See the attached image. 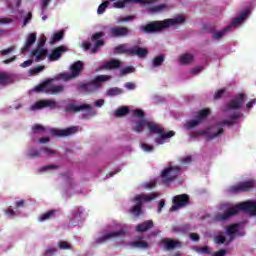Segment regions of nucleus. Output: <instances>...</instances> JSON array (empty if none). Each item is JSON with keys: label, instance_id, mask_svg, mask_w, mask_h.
<instances>
[{"label": "nucleus", "instance_id": "obj_1", "mask_svg": "<svg viewBox=\"0 0 256 256\" xmlns=\"http://www.w3.org/2000/svg\"><path fill=\"white\" fill-rule=\"evenodd\" d=\"M239 211H247L248 213H250V215L256 216V202L246 201L237 204L236 206L227 208L225 213L216 214L213 218V221H216V223H219L221 221H227L228 219H231V217H235V215H237Z\"/></svg>", "mask_w": 256, "mask_h": 256}, {"label": "nucleus", "instance_id": "obj_2", "mask_svg": "<svg viewBox=\"0 0 256 256\" xmlns=\"http://www.w3.org/2000/svg\"><path fill=\"white\" fill-rule=\"evenodd\" d=\"M181 23H185V17L178 16L176 18L167 19L164 21L148 23L144 26H141L140 29L143 33H157V31H163V29H167V27H171L173 25H181Z\"/></svg>", "mask_w": 256, "mask_h": 256}, {"label": "nucleus", "instance_id": "obj_3", "mask_svg": "<svg viewBox=\"0 0 256 256\" xmlns=\"http://www.w3.org/2000/svg\"><path fill=\"white\" fill-rule=\"evenodd\" d=\"M114 55H129L130 57H139V59H145L149 55V50L147 48H141L137 45L130 48L127 44H119L114 48Z\"/></svg>", "mask_w": 256, "mask_h": 256}, {"label": "nucleus", "instance_id": "obj_4", "mask_svg": "<svg viewBox=\"0 0 256 256\" xmlns=\"http://www.w3.org/2000/svg\"><path fill=\"white\" fill-rule=\"evenodd\" d=\"M147 128L149 129L150 133L159 135L154 140L156 145H163L165 143V139H171V137H175V131L170 130L165 132V128H162L161 125H157L153 122L148 121Z\"/></svg>", "mask_w": 256, "mask_h": 256}, {"label": "nucleus", "instance_id": "obj_5", "mask_svg": "<svg viewBox=\"0 0 256 256\" xmlns=\"http://www.w3.org/2000/svg\"><path fill=\"white\" fill-rule=\"evenodd\" d=\"M110 79L111 76L109 75H98L88 83H80L78 85V90L84 91V93H96V91L101 89L102 83H105V81H109Z\"/></svg>", "mask_w": 256, "mask_h": 256}, {"label": "nucleus", "instance_id": "obj_6", "mask_svg": "<svg viewBox=\"0 0 256 256\" xmlns=\"http://www.w3.org/2000/svg\"><path fill=\"white\" fill-rule=\"evenodd\" d=\"M155 197H159V194L152 193L150 195H137L133 198V202L136 203L130 213L134 215V217H139V215H143V203H149L155 199Z\"/></svg>", "mask_w": 256, "mask_h": 256}, {"label": "nucleus", "instance_id": "obj_7", "mask_svg": "<svg viewBox=\"0 0 256 256\" xmlns=\"http://www.w3.org/2000/svg\"><path fill=\"white\" fill-rule=\"evenodd\" d=\"M253 189H256V180L249 179L230 186L228 188V193H249V191H253Z\"/></svg>", "mask_w": 256, "mask_h": 256}, {"label": "nucleus", "instance_id": "obj_8", "mask_svg": "<svg viewBox=\"0 0 256 256\" xmlns=\"http://www.w3.org/2000/svg\"><path fill=\"white\" fill-rule=\"evenodd\" d=\"M105 35L104 32H96L92 35L91 41L95 42L94 46L92 47L91 42L84 41L82 42V47L85 49V51H89L91 49V53L95 55L103 45H105V40L101 39ZM92 47V48H91Z\"/></svg>", "mask_w": 256, "mask_h": 256}, {"label": "nucleus", "instance_id": "obj_9", "mask_svg": "<svg viewBox=\"0 0 256 256\" xmlns=\"http://www.w3.org/2000/svg\"><path fill=\"white\" fill-rule=\"evenodd\" d=\"M181 173V167L179 166H169L165 168L161 173V181L163 185H169V183L175 181Z\"/></svg>", "mask_w": 256, "mask_h": 256}, {"label": "nucleus", "instance_id": "obj_10", "mask_svg": "<svg viewBox=\"0 0 256 256\" xmlns=\"http://www.w3.org/2000/svg\"><path fill=\"white\" fill-rule=\"evenodd\" d=\"M245 99H247V95L244 93L237 94L232 100L229 101V103L225 106L224 111H231L233 109L234 111L239 110L240 108L245 105Z\"/></svg>", "mask_w": 256, "mask_h": 256}, {"label": "nucleus", "instance_id": "obj_11", "mask_svg": "<svg viewBox=\"0 0 256 256\" xmlns=\"http://www.w3.org/2000/svg\"><path fill=\"white\" fill-rule=\"evenodd\" d=\"M172 203L173 205L170 208V212L173 213L174 211H179V209H182V207H187V205H189V195H176L173 197Z\"/></svg>", "mask_w": 256, "mask_h": 256}, {"label": "nucleus", "instance_id": "obj_12", "mask_svg": "<svg viewBox=\"0 0 256 256\" xmlns=\"http://www.w3.org/2000/svg\"><path fill=\"white\" fill-rule=\"evenodd\" d=\"M126 233H127V228L122 227L118 231L104 234L102 237H100L96 240V243H97V245H100L101 243L108 241V239H113L115 237H125Z\"/></svg>", "mask_w": 256, "mask_h": 256}, {"label": "nucleus", "instance_id": "obj_13", "mask_svg": "<svg viewBox=\"0 0 256 256\" xmlns=\"http://www.w3.org/2000/svg\"><path fill=\"white\" fill-rule=\"evenodd\" d=\"M159 247H163L165 251H171L173 249H178L179 247H181V241L164 238L159 242Z\"/></svg>", "mask_w": 256, "mask_h": 256}, {"label": "nucleus", "instance_id": "obj_14", "mask_svg": "<svg viewBox=\"0 0 256 256\" xmlns=\"http://www.w3.org/2000/svg\"><path fill=\"white\" fill-rule=\"evenodd\" d=\"M43 45H45V42H40L38 44V48L31 51V55H33L35 58V62L39 63V61L45 60V57L48 55L47 49H43Z\"/></svg>", "mask_w": 256, "mask_h": 256}, {"label": "nucleus", "instance_id": "obj_15", "mask_svg": "<svg viewBox=\"0 0 256 256\" xmlns=\"http://www.w3.org/2000/svg\"><path fill=\"white\" fill-rule=\"evenodd\" d=\"M129 33H131V30L127 27L114 26L110 28V36L114 38L128 37Z\"/></svg>", "mask_w": 256, "mask_h": 256}, {"label": "nucleus", "instance_id": "obj_16", "mask_svg": "<svg viewBox=\"0 0 256 256\" xmlns=\"http://www.w3.org/2000/svg\"><path fill=\"white\" fill-rule=\"evenodd\" d=\"M45 107L55 109V107H57V102L53 100H40L31 106V111H37V109H45Z\"/></svg>", "mask_w": 256, "mask_h": 256}, {"label": "nucleus", "instance_id": "obj_17", "mask_svg": "<svg viewBox=\"0 0 256 256\" xmlns=\"http://www.w3.org/2000/svg\"><path fill=\"white\" fill-rule=\"evenodd\" d=\"M51 133L56 137H69V135H75V133H77V127L72 126L66 129H52Z\"/></svg>", "mask_w": 256, "mask_h": 256}, {"label": "nucleus", "instance_id": "obj_18", "mask_svg": "<svg viewBox=\"0 0 256 256\" xmlns=\"http://www.w3.org/2000/svg\"><path fill=\"white\" fill-rule=\"evenodd\" d=\"M41 151H43V153H45L46 155H56L57 154V151L51 150L47 147L41 148L40 150L31 148L28 152V157L30 159H36L37 157H40Z\"/></svg>", "mask_w": 256, "mask_h": 256}, {"label": "nucleus", "instance_id": "obj_19", "mask_svg": "<svg viewBox=\"0 0 256 256\" xmlns=\"http://www.w3.org/2000/svg\"><path fill=\"white\" fill-rule=\"evenodd\" d=\"M51 83H53V79H47L41 84L35 87V91L37 93H51Z\"/></svg>", "mask_w": 256, "mask_h": 256}, {"label": "nucleus", "instance_id": "obj_20", "mask_svg": "<svg viewBox=\"0 0 256 256\" xmlns=\"http://www.w3.org/2000/svg\"><path fill=\"white\" fill-rule=\"evenodd\" d=\"M223 133V128H219L217 132L209 133V130H202L199 132H195V135H207V141H212V139L219 137V135H223Z\"/></svg>", "mask_w": 256, "mask_h": 256}, {"label": "nucleus", "instance_id": "obj_21", "mask_svg": "<svg viewBox=\"0 0 256 256\" xmlns=\"http://www.w3.org/2000/svg\"><path fill=\"white\" fill-rule=\"evenodd\" d=\"M67 51V47L59 46L55 48L52 53L49 55L50 61H58L61 58V55Z\"/></svg>", "mask_w": 256, "mask_h": 256}, {"label": "nucleus", "instance_id": "obj_22", "mask_svg": "<svg viewBox=\"0 0 256 256\" xmlns=\"http://www.w3.org/2000/svg\"><path fill=\"white\" fill-rule=\"evenodd\" d=\"M91 111V105L89 104H82V105H75V104H69L66 108L65 111H73L74 113H79V111Z\"/></svg>", "mask_w": 256, "mask_h": 256}, {"label": "nucleus", "instance_id": "obj_23", "mask_svg": "<svg viewBox=\"0 0 256 256\" xmlns=\"http://www.w3.org/2000/svg\"><path fill=\"white\" fill-rule=\"evenodd\" d=\"M37 41V35L35 33L29 34L28 38L26 39V44L21 48V53H27L29 49L33 46V43Z\"/></svg>", "mask_w": 256, "mask_h": 256}, {"label": "nucleus", "instance_id": "obj_24", "mask_svg": "<svg viewBox=\"0 0 256 256\" xmlns=\"http://www.w3.org/2000/svg\"><path fill=\"white\" fill-rule=\"evenodd\" d=\"M121 67V61L117 59H112L108 62H105L100 68V71H103V69H119Z\"/></svg>", "mask_w": 256, "mask_h": 256}, {"label": "nucleus", "instance_id": "obj_25", "mask_svg": "<svg viewBox=\"0 0 256 256\" xmlns=\"http://www.w3.org/2000/svg\"><path fill=\"white\" fill-rule=\"evenodd\" d=\"M149 229H153V220H147L136 226L138 233H145V231H149Z\"/></svg>", "mask_w": 256, "mask_h": 256}, {"label": "nucleus", "instance_id": "obj_26", "mask_svg": "<svg viewBox=\"0 0 256 256\" xmlns=\"http://www.w3.org/2000/svg\"><path fill=\"white\" fill-rule=\"evenodd\" d=\"M249 16V11L245 10L238 17L234 18L231 22V28L236 27V25H241L245 19Z\"/></svg>", "mask_w": 256, "mask_h": 256}, {"label": "nucleus", "instance_id": "obj_27", "mask_svg": "<svg viewBox=\"0 0 256 256\" xmlns=\"http://www.w3.org/2000/svg\"><path fill=\"white\" fill-rule=\"evenodd\" d=\"M13 83V79L11 78V75L7 72H0V85L3 87L7 85H11Z\"/></svg>", "mask_w": 256, "mask_h": 256}, {"label": "nucleus", "instance_id": "obj_28", "mask_svg": "<svg viewBox=\"0 0 256 256\" xmlns=\"http://www.w3.org/2000/svg\"><path fill=\"white\" fill-rule=\"evenodd\" d=\"M81 71H83V63L81 61L74 62L71 66L72 77H77Z\"/></svg>", "mask_w": 256, "mask_h": 256}, {"label": "nucleus", "instance_id": "obj_29", "mask_svg": "<svg viewBox=\"0 0 256 256\" xmlns=\"http://www.w3.org/2000/svg\"><path fill=\"white\" fill-rule=\"evenodd\" d=\"M209 115H211V110L209 108H205L197 113L195 119H197L200 123H203V121H205V119H207Z\"/></svg>", "mask_w": 256, "mask_h": 256}, {"label": "nucleus", "instance_id": "obj_30", "mask_svg": "<svg viewBox=\"0 0 256 256\" xmlns=\"http://www.w3.org/2000/svg\"><path fill=\"white\" fill-rule=\"evenodd\" d=\"M238 231H239V224L237 223L231 224L226 228V233L228 236H230V239H234L235 233H237Z\"/></svg>", "mask_w": 256, "mask_h": 256}, {"label": "nucleus", "instance_id": "obj_31", "mask_svg": "<svg viewBox=\"0 0 256 256\" xmlns=\"http://www.w3.org/2000/svg\"><path fill=\"white\" fill-rule=\"evenodd\" d=\"M193 59H195V57L193 56V54L189 53L182 54L179 57L181 65H189V63H193Z\"/></svg>", "mask_w": 256, "mask_h": 256}, {"label": "nucleus", "instance_id": "obj_32", "mask_svg": "<svg viewBox=\"0 0 256 256\" xmlns=\"http://www.w3.org/2000/svg\"><path fill=\"white\" fill-rule=\"evenodd\" d=\"M131 247H134L135 249H148L149 243L145 240H136L130 243Z\"/></svg>", "mask_w": 256, "mask_h": 256}, {"label": "nucleus", "instance_id": "obj_33", "mask_svg": "<svg viewBox=\"0 0 256 256\" xmlns=\"http://www.w3.org/2000/svg\"><path fill=\"white\" fill-rule=\"evenodd\" d=\"M148 121L143 119L136 122V126L132 128V131H135V133H143V129L147 127Z\"/></svg>", "mask_w": 256, "mask_h": 256}, {"label": "nucleus", "instance_id": "obj_34", "mask_svg": "<svg viewBox=\"0 0 256 256\" xmlns=\"http://www.w3.org/2000/svg\"><path fill=\"white\" fill-rule=\"evenodd\" d=\"M175 233H189L191 231V225L189 224H182L178 227L173 228Z\"/></svg>", "mask_w": 256, "mask_h": 256}, {"label": "nucleus", "instance_id": "obj_35", "mask_svg": "<svg viewBox=\"0 0 256 256\" xmlns=\"http://www.w3.org/2000/svg\"><path fill=\"white\" fill-rule=\"evenodd\" d=\"M106 95L108 97H115L117 95H123V89L114 87L107 90Z\"/></svg>", "mask_w": 256, "mask_h": 256}, {"label": "nucleus", "instance_id": "obj_36", "mask_svg": "<svg viewBox=\"0 0 256 256\" xmlns=\"http://www.w3.org/2000/svg\"><path fill=\"white\" fill-rule=\"evenodd\" d=\"M55 213H57V211L49 210L48 212L42 214L41 217L39 218V220L40 221H49V219H55Z\"/></svg>", "mask_w": 256, "mask_h": 256}, {"label": "nucleus", "instance_id": "obj_37", "mask_svg": "<svg viewBox=\"0 0 256 256\" xmlns=\"http://www.w3.org/2000/svg\"><path fill=\"white\" fill-rule=\"evenodd\" d=\"M230 30H231V26H226L222 31L214 32L212 37L213 39H217V40L222 39L225 33L229 32Z\"/></svg>", "mask_w": 256, "mask_h": 256}, {"label": "nucleus", "instance_id": "obj_38", "mask_svg": "<svg viewBox=\"0 0 256 256\" xmlns=\"http://www.w3.org/2000/svg\"><path fill=\"white\" fill-rule=\"evenodd\" d=\"M114 115L115 117H125V115H129V107L122 106L121 108H118Z\"/></svg>", "mask_w": 256, "mask_h": 256}, {"label": "nucleus", "instance_id": "obj_39", "mask_svg": "<svg viewBox=\"0 0 256 256\" xmlns=\"http://www.w3.org/2000/svg\"><path fill=\"white\" fill-rule=\"evenodd\" d=\"M167 9V4H160L154 7H150L148 9L149 13H161V11H165Z\"/></svg>", "mask_w": 256, "mask_h": 256}, {"label": "nucleus", "instance_id": "obj_40", "mask_svg": "<svg viewBox=\"0 0 256 256\" xmlns=\"http://www.w3.org/2000/svg\"><path fill=\"white\" fill-rule=\"evenodd\" d=\"M164 61H165V56H163V55L156 56L152 61L153 67H161V65H163Z\"/></svg>", "mask_w": 256, "mask_h": 256}, {"label": "nucleus", "instance_id": "obj_41", "mask_svg": "<svg viewBox=\"0 0 256 256\" xmlns=\"http://www.w3.org/2000/svg\"><path fill=\"white\" fill-rule=\"evenodd\" d=\"M65 87L63 85H52L50 86V93L53 95L55 93H63Z\"/></svg>", "mask_w": 256, "mask_h": 256}, {"label": "nucleus", "instance_id": "obj_42", "mask_svg": "<svg viewBox=\"0 0 256 256\" xmlns=\"http://www.w3.org/2000/svg\"><path fill=\"white\" fill-rule=\"evenodd\" d=\"M198 125H201V122L196 118L194 120H190L185 124L186 129H195Z\"/></svg>", "mask_w": 256, "mask_h": 256}, {"label": "nucleus", "instance_id": "obj_43", "mask_svg": "<svg viewBox=\"0 0 256 256\" xmlns=\"http://www.w3.org/2000/svg\"><path fill=\"white\" fill-rule=\"evenodd\" d=\"M227 238L225 237V235L222 234H218L214 237V243H216L217 245H223L224 243H226Z\"/></svg>", "mask_w": 256, "mask_h": 256}, {"label": "nucleus", "instance_id": "obj_44", "mask_svg": "<svg viewBox=\"0 0 256 256\" xmlns=\"http://www.w3.org/2000/svg\"><path fill=\"white\" fill-rule=\"evenodd\" d=\"M64 35H65V32L63 30H61L58 33H55L52 38L53 43H57V41H61V39H63Z\"/></svg>", "mask_w": 256, "mask_h": 256}, {"label": "nucleus", "instance_id": "obj_45", "mask_svg": "<svg viewBox=\"0 0 256 256\" xmlns=\"http://www.w3.org/2000/svg\"><path fill=\"white\" fill-rule=\"evenodd\" d=\"M197 253H202L204 255H211V248L209 246H203L201 248H196Z\"/></svg>", "mask_w": 256, "mask_h": 256}, {"label": "nucleus", "instance_id": "obj_46", "mask_svg": "<svg viewBox=\"0 0 256 256\" xmlns=\"http://www.w3.org/2000/svg\"><path fill=\"white\" fill-rule=\"evenodd\" d=\"M121 75H129V73H135V68L133 66H127L120 70Z\"/></svg>", "mask_w": 256, "mask_h": 256}, {"label": "nucleus", "instance_id": "obj_47", "mask_svg": "<svg viewBox=\"0 0 256 256\" xmlns=\"http://www.w3.org/2000/svg\"><path fill=\"white\" fill-rule=\"evenodd\" d=\"M45 69V66H36L29 70L30 75H37Z\"/></svg>", "mask_w": 256, "mask_h": 256}, {"label": "nucleus", "instance_id": "obj_48", "mask_svg": "<svg viewBox=\"0 0 256 256\" xmlns=\"http://www.w3.org/2000/svg\"><path fill=\"white\" fill-rule=\"evenodd\" d=\"M58 247L59 249L65 251V250L71 249V244H69V242L67 241H60L58 243Z\"/></svg>", "mask_w": 256, "mask_h": 256}, {"label": "nucleus", "instance_id": "obj_49", "mask_svg": "<svg viewBox=\"0 0 256 256\" xmlns=\"http://www.w3.org/2000/svg\"><path fill=\"white\" fill-rule=\"evenodd\" d=\"M141 147L143 149V151H146L147 153H151V151H153V146L147 144V143H142Z\"/></svg>", "mask_w": 256, "mask_h": 256}, {"label": "nucleus", "instance_id": "obj_50", "mask_svg": "<svg viewBox=\"0 0 256 256\" xmlns=\"http://www.w3.org/2000/svg\"><path fill=\"white\" fill-rule=\"evenodd\" d=\"M15 50V46H11L7 49H3L0 51L1 55H9V53H13V51Z\"/></svg>", "mask_w": 256, "mask_h": 256}, {"label": "nucleus", "instance_id": "obj_51", "mask_svg": "<svg viewBox=\"0 0 256 256\" xmlns=\"http://www.w3.org/2000/svg\"><path fill=\"white\" fill-rule=\"evenodd\" d=\"M223 95H225V89H220L218 90L215 95H214V99L218 100L221 99V97H223Z\"/></svg>", "mask_w": 256, "mask_h": 256}, {"label": "nucleus", "instance_id": "obj_52", "mask_svg": "<svg viewBox=\"0 0 256 256\" xmlns=\"http://www.w3.org/2000/svg\"><path fill=\"white\" fill-rule=\"evenodd\" d=\"M134 115L136 117H139V119H143L145 117V112H143V110H141V109H136L134 111Z\"/></svg>", "mask_w": 256, "mask_h": 256}, {"label": "nucleus", "instance_id": "obj_53", "mask_svg": "<svg viewBox=\"0 0 256 256\" xmlns=\"http://www.w3.org/2000/svg\"><path fill=\"white\" fill-rule=\"evenodd\" d=\"M32 131L34 133H39V131H45V127L39 125V124H36L32 127Z\"/></svg>", "mask_w": 256, "mask_h": 256}, {"label": "nucleus", "instance_id": "obj_54", "mask_svg": "<svg viewBox=\"0 0 256 256\" xmlns=\"http://www.w3.org/2000/svg\"><path fill=\"white\" fill-rule=\"evenodd\" d=\"M226 255H227V250L225 249H220L212 254V256H226Z\"/></svg>", "mask_w": 256, "mask_h": 256}, {"label": "nucleus", "instance_id": "obj_55", "mask_svg": "<svg viewBox=\"0 0 256 256\" xmlns=\"http://www.w3.org/2000/svg\"><path fill=\"white\" fill-rule=\"evenodd\" d=\"M55 253H57V248H48L44 256H52L55 255Z\"/></svg>", "mask_w": 256, "mask_h": 256}, {"label": "nucleus", "instance_id": "obj_56", "mask_svg": "<svg viewBox=\"0 0 256 256\" xmlns=\"http://www.w3.org/2000/svg\"><path fill=\"white\" fill-rule=\"evenodd\" d=\"M49 169H59V166L55 164L46 165L41 168V171H47Z\"/></svg>", "mask_w": 256, "mask_h": 256}, {"label": "nucleus", "instance_id": "obj_57", "mask_svg": "<svg viewBox=\"0 0 256 256\" xmlns=\"http://www.w3.org/2000/svg\"><path fill=\"white\" fill-rule=\"evenodd\" d=\"M235 122H233V120L230 118V119H224L220 122V125H228V126H231V125H234Z\"/></svg>", "mask_w": 256, "mask_h": 256}, {"label": "nucleus", "instance_id": "obj_58", "mask_svg": "<svg viewBox=\"0 0 256 256\" xmlns=\"http://www.w3.org/2000/svg\"><path fill=\"white\" fill-rule=\"evenodd\" d=\"M125 87L128 89V91H133L134 89H136L137 86L133 82H127L125 84Z\"/></svg>", "mask_w": 256, "mask_h": 256}, {"label": "nucleus", "instance_id": "obj_59", "mask_svg": "<svg viewBox=\"0 0 256 256\" xmlns=\"http://www.w3.org/2000/svg\"><path fill=\"white\" fill-rule=\"evenodd\" d=\"M155 185H157L156 181H151V182H147L146 184H144L145 189H153V187H155Z\"/></svg>", "mask_w": 256, "mask_h": 256}, {"label": "nucleus", "instance_id": "obj_60", "mask_svg": "<svg viewBox=\"0 0 256 256\" xmlns=\"http://www.w3.org/2000/svg\"><path fill=\"white\" fill-rule=\"evenodd\" d=\"M189 237L192 241H199L201 239V237L197 233H190Z\"/></svg>", "mask_w": 256, "mask_h": 256}, {"label": "nucleus", "instance_id": "obj_61", "mask_svg": "<svg viewBox=\"0 0 256 256\" xmlns=\"http://www.w3.org/2000/svg\"><path fill=\"white\" fill-rule=\"evenodd\" d=\"M181 161L184 165H189V163H191V161H193V158L191 156H186V157L182 158Z\"/></svg>", "mask_w": 256, "mask_h": 256}, {"label": "nucleus", "instance_id": "obj_62", "mask_svg": "<svg viewBox=\"0 0 256 256\" xmlns=\"http://www.w3.org/2000/svg\"><path fill=\"white\" fill-rule=\"evenodd\" d=\"M31 65H33V60L29 59V60L24 61V62L20 65V67H23V68H25V67H31Z\"/></svg>", "mask_w": 256, "mask_h": 256}, {"label": "nucleus", "instance_id": "obj_63", "mask_svg": "<svg viewBox=\"0 0 256 256\" xmlns=\"http://www.w3.org/2000/svg\"><path fill=\"white\" fill-rule=\"evenodd\" d=\"M95 107H103L105 105V100L99 99L94 102Z\"/></svg>", "mask_w": 256, "mask_h": 256}, {"label": "nucleus", "instance_id": "obj_64", "mask_svg": "<svg viewBox=\"0 0 256 256\" xmlns=\"http://www.w3.org/2000/svg\"><path fill=\"white\" fill-rule=\"evenodd\" d=\"M256 103V99H252L250 102L246 104L247 109H253V106Z\"/></svg>", "mask_w": 256, "mask_h": 256}]
</instances>
